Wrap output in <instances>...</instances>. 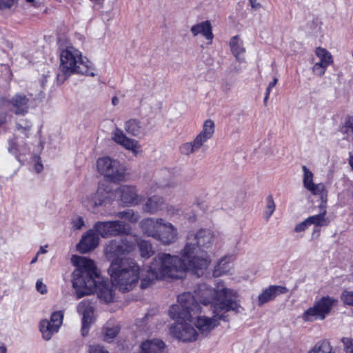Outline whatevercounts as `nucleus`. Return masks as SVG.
<instances>
[{
    "mask_svg": "<svg viewBox=\"0 0 353 353\" xmlns=\"http://www.w3.org/2000/svg\"><path fill=\"white\" fill-rule=\"evenodd\" d=\"M119 332V327L117 325L113 327H105L103 330L104 340L108 342H111L114 339Z\"/></svg>",
    "mask_w": 353,
    "mask_h": 353,
    "instance_id": "f704fd0d",
    "label": "nucleus"
},
{
    "mask_svg": "<svg viewBox=\"0 0 353 353\" xmlns=\"http://www.w3.org/2000/svg\"><path fill=\"white\" fill-rule=\"evenodd\" d=\"M213 239V232L208 229L192 232L187 236V242L181 250V254L189 262L190 270L198 276L203 274L210 263L204 249L212 246Z\"/></svg>",
    "mask_w": 353,
    "mask_h": 353,
    "instance_id": "20e7f679",
    "label": "nucleus"
},
{
    "mask_svg": "<svg viewBox=\"0 0 353 353\" xmlns=\"http://www.w3.org/2000/svg\"><path fill=\"white\" fill-rule=\"evenodd\" d=\"M241 236L240 234H236L235 236V245H237L239 244L240 241H241Z\"/></svg>",
    "mask_w": 353,
    "mask_h": 353,
    "instance_id": "4d7b16f0",
    "label": "nucleus"
},
{
    "mask_svg": "<svg viewBox=\"0 0 353 353\" xmlns=\"http://www.w3.org/2000/svg\"><path fill=\"white\" fill-rule=\"evenodd\" d=\"M315 52L316 56L320 59V61L318 62L320 64L328 66L332 63V57L330 52L327 51L326 49L319 47L316 49Z\"/></svg>",
    "mask_w": 353,
    "mask_h": 353,
    "instance_id": "2f4dec72",
    "label": "nucleus"
},
{
    "mask_svg": "<svg viewBox=\"0 0 353 353\" xmlns=\"http://www.w3.org/2000/svg\"><path fill=\"white\" fill-rule=\"evenodd\" d=\"M34 160L35 161L34 167V171L37 173H40L43 170V165L41 163V159L39 157H34Z\"/></svg>",
    "mask_w": 353,
    "mask_h": 353,
    "instance_id": "8fccbe9b",
    "label": "nucleus"
},
{
    "mask_svg": "<svg viewBox=\"0 0 353 353\" xmlns=\"http://www.w3.org/2000/svg\"><path fill=\"white\" fill-rule=\"evenodd\" d=\"M349 163H350L352 169L353 170V156H350V159H349Z\"/></svg>",
    "mask_w": 353,
    "mask_h": 353,
    "instance_id": "e2e57ef3",
    "label": "nucleus"
},
{
    "mask_svg": "<svg viewBox=\"0 0 353 353\" xmlns=\"http://www.w3.org/2000/svg\"><path fill=\"white\" fill-rule=\"evenodd\" d=\"M186 270H190V267L182 255L180 259L178 256L160 253L150 263L147 276L141 280V287L146 288L154 280L176 277V273Z\"/></svg>",
    "mask_w": 353,
    "mask_h": 353,
    "instance_id": "39448f33",
    "label": "nucleus"
},
{
    "mask_svg": "<svg viewBox=\"0 0 353 353\" xmlns=\"http://www.w3.org/2000/svg\"><path fill=\"white\" fill-rule=\"evenodd\" d=\"M63 319V312L57 311L52 314L50 320H42L40 323V330L43 337L46 340H50L52 336L58 332L62 324Z\"/></svg>",
    "mask_w": 353,
    "mask_h": 353,
    "instance_id": "dca6fc26",
    "label": "nucleus"
},
{
    "mask_svg": "<svg viewBox=\"0 0 353 353\" xmlns=\"http://www.w3.org/2000/svg\"><path fill=\"white\" fill-rule=\"evenodd\" d=\"M138 245L140 250L141 256L143 258L148 259L154 252L152 245L148 241L140 240L138 242Z\"/></svg>",
    "mask_w": 353,
    "mask_h": 353,
    "instance_id": "72a5a7b5",
    "label": "nucleus"
},
{
    "mask_svg": "<svg viewBox=\"0 0 353 353\" xmlns=\"http://www.w3.org/2000/svg\"><path fill=\"white\" fill-rule=\"evenodd\" d=\"M269 96H270V94H268V92L266 91V92H265V97H264V100H263L265 105H267V102H268V101Z\"/></svg>",
    "mask_w": 353,
    "mask_h": 353,
    "instance_id": "052dcab7",
    "label": "nucleus"
},
{
    "mask_svg": "<svg viewBox=\"0 0 353 353\" xmlns=\"http://www.w3.org/2000/svg\"><path fill=\"white\" fill-rule=\"evenodd\" d=\"M341 343L345 353H353V339L350 337H343Z\"/></svg>",
    "mask_w": 353,
    "mask_h": 353,
    "instance_id": "58836bf2",
    "label": "nucleus"
},
{
    "mask_svg": "<svg viewBox=\"0 0 353 353\" xmlns=\"http://www.w3.org/2000/svg\"><path fill=\"white\" fill-rule=\"evenodd\" d=\"M165 205L166 203L163 197L159 195H154L146 200L143 204L142 209L145 212L155 214L163 210Z\"/></svg>",
    "mask_w": 353,
    "mask_h": 353,
    "instance_id": "b1692460",
    "label": "nucleus"
},
{
    "mask_svg": "<svg viewBox=\"0 0 353 353\" xmlns=\"http://www.w3.org/2000/svg\"><path fill=\"white\" fill-rule=\"evenodd\" d=\"M17 2V0H0V10H10Z\"/></svg>",
    "mask_w": 353,
    "mask_h": 353,
    "instance_id": "37998d69",
    "label": "nucleus"
},
{
    "mask_svg": "<svg viewBox=\"0 0 353 353\" xmlns=\"http://www.w3.org/2000/svg\"><path fill=\"white\" fill-rule=\"evenodd\" d=\"M60 65L57 75V81L63 83L71 74L77 73L94 77L82 60L81 53L72 46L63 50L60 54Z\"/></svg>",
    "mask_w": 353,
    "mask_h": 353,
    "instance_id": "0eeeda50",
    "label": "nucleus"
},
{
    "mask_svg": "<svg viewBox=\"0 0 353 353\" xmlns=\"http://www.w3.org/2000/svg\"><path fill=\"white\" fill-rule=\"evenodd\" d=\"M341 131L343 134H348L349 132L353 133V116L349 117L345 119Z\"/></svg>",
    "mask_w": 353,
    "mask_h": 353,
    "instance_id": "4c0bfd02",
    "label": "nucleus"
},
{
    "mask_svg": "<svg viewBox=\"0 0 353 353\" xmlns=\"http://www.w3.org/2000/svg\"><path fill=\"white\" fill-rule=\"evenodd\" d=\"M0 353H6V347L5 346H0Z\"/></svg>",
    "mask_w": 353,
    "mask_h": 353,
    "instance_id": "680f3d73",
    "label": "nucleus"
},
{
    "mask_svg": "<svg viewBox=\"0 0 353 353\" xmlns=\"http://www.w3.org/2000/svg\"><path fill=\"white\" fill-rule=\"evenodd\" d=\"M93 229L89 230L83 235L80 242L77 245V250L83 253H85L94 250L99 244V234L95 233Z\"/></svg>",
    "mask_w": 353,
    "mask_h": 353,
    "instance_id": "aec40b11",
    "label": "nucleus"
},
{
    "mask_svg": "<svg viewBox=\"0 0 353 353\" xmlns=\"http://www.w3.org/2000/svg\"><path fill=\"white\" fill-rule=\"evenodd\" d=\"M230 259V257L225 256L217 263L213 271L214 276H221L230 272L232 269V264Z\"/></svg>",
    "mask_w": 353,
    "mask_h": 353,
    "instance_id": "cd10ccee",
    "label": "nucleus"
},
{
    "mask_svg": "<svg viewBox=\"0 0 353 353\" xmlns=\"http://www.w3.org/2000/svg\"><path fill=\"white\" fill-rule=\"evenodd\" d=\"M1 105L8 106L16 114L25 115L29 110L30 99L25 94H17L10 100L2 99Z\"/></svg>",
    "mask_w": 353,
    "mask_h": 353,
    "instance_id": "f3484780",
    "label": "nucleus"
},
{
    "mask_svg": "<svg viewBox=\"0 0 353 353\" xmlns=\"http://www.w3.org/2000/svg\"><path fill=\"white\" fill-rule=\"evenodd\" d=\"M114 285L122 292H129L137 285L140 268L132 259H114L108 269Z\"/></svg>",
    "mask_w": 353,
    "mask_h": 353,
    "instance_id": "423d86ee",
    "label": "nucleus"
},
{
    "mask_svg": "<svg viewBox=\"0 0 353 353\" xmlns=\"http://www.w3.org/2000/svg\"><path fill=\"white\" fill-rule=\"evenodd\" d=\"M199 312H201V308L191 293L185 292L179 295L177 303L172 305L169 310L170 317L176 321L170 327V334L183 342L195 341L198 333L190 323L192 316Z\"/></svg>",
    "mask_w": 353,
    "mask_h": 353,
    "instance_id": "7ed1b4c3",
    "label": "nucleus"
},
{
    "mask_svg": "<svg viewBox=\"0 0 353 353\" xmlns=\"http://www.w3.org/2000/svg\"><path fill=\"white\" fill-rule=\"evenodd\" d=\"M214 132V121L211 119L206 120L203 123L201 132L192 141L185 143L180 146V152L186 156L196 152L201 148L203 144L212 137Z\"/></svg>",
    "mask_w": 353,
    "mask_h": 353,
    "instance_id": "9d476101",
    "label": "nucleus"
},
{
    "mask_svg": "<svg viewBox=\"0 0 353 353\" xmlns=\"http://www.w3.org/2000/svg\"><path fill=\"white\" fill-rule=\"evenodd\" d=\"M275 210V205L272 196H268L267 199L266 210L265 216L267 220L270 219Z\"/></svg>",
    "mask_w": 353,
    "mask_h": 353,
    "instance_id": "e433bc0d",
    "label": "nucleus"
},
{
    "mask_svg": "<svg viewBox=\"0 0 353 353\" xmlns=\"http://www.w3.org/2000/svg\"><path fill=\"white\" fill-rule=\"evenodd\" d=\"M278 79L277 78L274 77L272 82L269 83V85L267 87L266 91L268 92V94H270V91L273 87L275 86V85L277 83Z\"/></svg>",
    "mask_w": 353,
    "mask_h": 353,
    "instance_id": "3c124183",
    "label": "nucleus"
},
{
    "mask_svg": "<svg viewBox=\"0 0 353 353\" xmlns=\"http://www.w3.org/2000/svg\"><path fill=\"white\" fill-rule=\"evenodd\" d=\"M6 121V114L1 112L0 113V125H2Z\"/></svg>",
    "mask_w": 353,
    "mask_h": 353,
    "instance_id": "864d4df0",
    "label": "nucleus"
},
{
    "mask_svg": "<svg viewBox=\"0 0 353 353\" xmlns=\"http://www.w3.org/2000/svg\"><path fill=\"white\" fill-rule=\"evenodd\" d=\"M93 228L103 238L128 234L131 230L129 225L122 221H98Z\"/></svg>",
    "mask_w": 353,
    "mask_h": 353,
    "instance_id": "f8f14e48",
    "label": "nucleus"
},
{
    "mask_svg": "<svg viewBox=\"0 0 353 353\" xmlns=\"http://www.w3.org/2000/svg\"><path fill=\"white\" fill-rule=\"evenodd\" d=\"M190 32L193 37L201 34L208 41V44L212 43L214 34L212 33V26L209 21H204L192 26Z\"/></svg>",
    "mask_w": 353,
    "mask_h": 353,
    "instance_id": "5701e85b",
    "label": "nucleus"
},
{
    "mask_svg": "<svg viewBox=\"0 0 353 353\" xmlns=\"http://www.w3.org/2000/svg\"><path fill=\"white\" fill-rule=\"evenodd\" d=\"M327 67V65H323L319 63H316L312 68V70L316 75L321 77L324 74Z\"/></svg>",
    "mask_w": 353,
    "mask_h": 353,
    "instance_id": "a19ab883",
    "label": "nucleus"
},
{
    "mask_svg": "<svg viewBox=\"0 0 353 353\" xmlns=\"http://www.w3.org/2000/svg\"><path fill=\"white\" fill-rule=\"evenodd\" d=\"M36 289L41 294H44L47 292L46 285L40 280H38L36 283Z\"/></svg>",
    "mask_w": 353,
    "mask_h": 353,
    "instance_id": "09e8293b",
    "label": "nucleus"
},
{
    "mask_svg": "<svg viewBox=\"0 0 353 353\" xmlns=\"http://www.w3.org/2000/svg\"><path fill=\"white\" fill-rule=\"evenodd\" d=\"M250 5L252 8L257 10L259 9L261 7V5L260 3L257 1V0H250Z\"/></svg>",
    "mask_w": 353,
    "mask_h": 353,
    "instance_id": "603ef678",
    "label": "nucleus"
},
{
    "mask_svg": "<svg viewBox=\"0 0 353 353\" xmlns=\"http://www.w3.org/2000/svg\"><path fill=\"white\" fill-rule=\"evenodd\" d=\"M309 226H310V224L309 223V221L307 219H305L301 223L297 224L294 228V232H301L305 231Z\"/></svg>",
    "mask_w": 353,
    "mask_h": 353,
    "instance_id": "c03bdc74",
    "label": "nucleus"
},
{
    "mask_svg": "<svg viewBox=\"0 0 353 353\" xmlns=\"http://www.w3.org/2000/svg\"><path fill=\"white\" fill-rule=\"evenodd\" d=\"M163 219L161 218L145 219L140 223L141 228L144 234L156 239L159 227H161V223H163Z\"/></svg>",
    "mask_w": 353,
    "mask_h": 353,
    "instance_id": "4be33fe9",
    "label": "nucleus"
},
{
    "mask_svg": "<svg viewBox=\"0 0 353 353\" xmlns=\"http://www.w3.org/2000/svg\"><path fill=\"white\" fill-rule=\"evenodd\" d=\"M114 195L125 205H138L141 201L136 188L133 185H121L114 191Z\"/></svg>",
    "mask_w": 353,
    "mask_h": 353,
    "instance_id": "a211bd4d",
    "label": "nucleus"
},
{
    "mask_svg": "<svg viewBox=\"0 0 353 353\" xmlns=\"http://www.w3.org/2000/svg\"><path fill=\"white\" fill-rule=\"evenodd\" d=\"M89 353H109L103 346L99 345H93L90 346Z\"/></svg>",
    "mask_w": 353,
    "mask_h": 353,
    "instance_id": "a18cd8bd",
    "label": "nucleus"
},
{
    "mask_svg": "<svg viewBox=\"0 0 353 353\" xmlns=\"http://www.w3.org/2000/svg\"><path fill=\"white\" fill-rule=\"evenodd\" d=\"M302 170L303 171V183L305 188L308 190L312 185L313 183V173L309 170V169L305 166H302Z\"/></svg>",
    "mask_w": 353,
    "mask_h": 353,
    "instance_id": "c9c22d12",
    "label": "nucleus"
},
{
    "mask_svg": "<svg viewBox=\"0 0 353 353\" xmlns=\"http://www.w3.org/2000/svg\"><path fill=\"white\" fill-rule=\"evenodd\" d=\"M112 103L114 105H117L119 103V99H118V97H114L112 99Z\"/></svg>",
    "mask_w": 353,
    "mask_h": 353,
    "instance_id": "bf43d9fd",
    "label": "nucleus"
},
{
    "mask_svg": "<svg viewBox=\"0 0 353 353\" xmlns=\"http://www.w3.org/2000/svg\"><path fill=\"white\" fill-rule=\"evenodd\" d=\"M341 300L344 304L353 306V292L343 291L341 294Z\"/></svg>",
    "mask_w": 353,
    "mask_h": 353,
    "instance_id": "ea45409f",
    "label": "nucleus"
},
{
    "mask_svg": "<svg viewBox=\"0 0 353 353\" xmlns=\"http://www.w3.org/2000/svg\"><path fill=\"white\" fill-rule=\"evenodd\" d=\"M178 239V231L176 228L171 223L163 219L161 227H159L156 239L164 245H170L174 243Z\"/></svg>",
    "mask_w": 353,
    "mask_h": 353,
    "instance_id": "6ab92c4d",
    "label": "nucleus"
},
{
    "mask_svg": "<svg viewBox=\"0 0 353 353\" xmlns=\"http://www.w3.org/2000/svg\"><path fill=\"white\" fill-rule=\"evenodd\" d=\"M113 139L119 144L123 146L125 149L137 153L138 142L134 139H130L121 130H116L113 134Z\"/></svg>",
    "mask_w": 353,
    "mask_h": 353,
    "instance_id": "a878e982",
    "label": "nucleus"
},
{
    "mask_svg": "<svg viewBox=\"0 0 353 353\" xmlns=\"http://www.w3.org/2000/svg\"><path fill=\"white\" fill-rule=\"evenodd\" d=\"M307 190L314 195L319 196L322 200L321 204H325L327 200V191L323 183L314 184Z\"/></svg>",
    "mask_w": 353,
    "mask_h": 353,
    "instance_id": "473e14b6",
    "label": "nucleus"
},
{
    "mask_svg": "<svg viewBox=\"0 0 353 353\" xmlns=\"http://www.w3.org/2000/svg\"><path fill=\"white\" fill-rule=\"evenodd\" d=\"M94 305V299H83L77 305V312L83 316L81 332L83 336L88 334L90 325L92 323Z\"/></svg>",
    "mask_w": 353,
    "mask_h": 353,
    "instance_id": "4468645a",
    "label": "nucleus"
},
{
    "mask_svg": "<svg viewBox=\"0 0 353 353\" xmlns=\"http://www.w3.org/2000/svg\"><path fill=\"white\" fill-rule=\"evenodd\" d=\"M288 289L281 285H270L269 288L263 290L258 296V305L259 306L273 300L280 294H285Z\"/></svg>",
    "mask_w": 353,
    "mask_h": 353,
    "instance_id": "412c9836",
    "label": "nucleus"
},
{
    "mask_svg": "<svg viewBox=\"0 0 353 353\" xmlns=\"http://www.w3.org/2000/svg\"><path fill=\"white\" fill-rule=\"evenodd\" d=\"M195 301L198 299L204 306L210 305L213 310V316H198L196 327L201 334L207 335L216 326L219 321H228V316L225 313L233 311L239 312L241 307L238 303L237 293L225 287L223 283H219L216 288H210L205 283L199 284L194 290Z\"/></svg>",
    "mask_w": 353,
    "mask_h": 353,
    "instance_id": "f257e3e1",
    "label": "nucleus"
},
{
    "mask_svg": "<svg viewBox=\"0 0 353 353\" xmlns=\"http://www.w3.org/2000/svg\"><path fill=\"white\" fill-rule=\"evenodd\" d=\"M165 344L160 339H153L143 341L139 353H165Z\"/></svg>",
    "mask_w": 353,
    "mask_h": 353,
    "instance_id": "393cba45",
    "label": "nucleus"
},
{
    "mask_svg": "<svg viewBox=\"0 0 353 353\" xmlns=\"http://www.w3.org/2000/svg\"><path fill=\"white\" fill-rule=\"evenodd\" d=\"M71 263L77 267L72 273V287L77 299L97 292L98 298L104 302L113 301V282L103 280L92 260L72 255Z\"/></svg>",
    "mask_w": 353,
    "mask_h": 353,
    "instance_id": "f03ea898",
    "label": "nucleus"
},
{
    "mask_svg": "<svg viewBox=\"0 0 353 353\" xmlns=\"http://www.w3.org/2000/svg\"><path fill=\"white\" fill-rule=\"evenodd\" d=\"M125 215H126V210L117 213L116 216H117L120 219H124V218H125Z\"/></svg>",
    "mask_w": 353,
    "mask_h": 353,
    "instance_id": "5fc2aeb1",
    "label": "nucleus"
},
{
    "mask_svg": "<svg viewBox=\"0 0 353 353\" xmlns=\"http://www.w3.org/2000/svg\"><path fill=\"white\" fill-rule=\"evenodd\" d=\"M134 249V245L133 243H128L124 240L121 241L112 240L107 244L105 253L109 259L112 258L113 259H126L121 256L131 252Z\"/></svg>",
    "mask_w": 353,
    "mask_h": 353,
    "instance_id": "2eb2a0df",
    "label": "nucleus"
},
{
    "mask_svg": "<svg viewBox=\"0 0 353 353\" xmlns=\"http://www.w3.org/2000/svg\"><path fill=\"white\" fill-rule=\"evenodd\" d=\"M72 225L74 229L80 230L84 226L85 222L81 216H77L72 219Z\"/></svg>",
    "mask_w": 353,
    "mask_h": 353,
    "instance_id": "79ce46f5",
    "label": "nucleus"
},
{
    "mask_svg": "<svg viewBox=\"0 0 353 353\" xmlns=\"http://www.w3.org/2000/svg\"><path fill=\"white\" fill-rule=\"evenodd\" d=\"M46 248H47V245H46L45 247H43V246L41 247L40 250L37 252V255H39L40 254H46L47 252Z\"/></svg>",
    "mask_w": 353,
    "mask_h": 353,
    "instance_id": "6e6d98bb",
    "label": "nucleus"
},
{
    "mask_svg": "<svg viewBox=\"0 0 353 353\" xmlns=\"http://www.w3.org/2000/svg\"><path fill=\"white\" fill-rule=\"evenodd\" d=\"M39 1L40 0H26L27 2L31 3L34 6L39 3Z\"/></svg>",
    "mask_w": 353,
    "mask_h": 353,
    "instance_id": "13d9d810",
    "label": "nucleus"
},
{
    "mask_svg": "<svg viewBox=\"0 0 353 353\" xmlns=\"http://www.w3.org/2000/svg\"><path fill=\"white\" fill-rule=\"evenodd\" d=\"M307 353H335L329 341L321 340L318 341Z\"/></svg>",
    "mask_w": 353,
    "mask_h": 353,
    "instance_id": "7c9ffc66",
    "label": "nucleus"
},
{
    "mask_svg": "<svg viewBox=\"0 0 353 353\" xmlns=\"http://www.w3.org/2000/svg\"><path fill=\"white\" fill-rule=\"evenodd\" d=\"M97 168L99 172L111 182L119 183L125 179V166L118 160L109 157H101L97 161Z\"/></svg>",
    "mask_w": 353,
    "mask_h": 353,
    "instance_id": "6e6552de",
    "label": "nucleus"
},
{
    "mask_svg": "<svg viewBox=\"0 0 353 353\" xmlns=\"http://www.w3.org/2000/svg\"><path fill=\"white\" fill-rule=\"evenodd\" d=\"M124 129L128 134L134 137H139L144 132V128L141 122L135 119L127 121L125 123Z\"/></svg>",
    "mask_w": 353,
    "mask_h": 353,
    "instance_id": "bb28decb",
    "label": "nucleus"
},
{
    "mask_svg": "<svg viewBox=\"0 0 353 353\" xmlns=\"http://www.w3.org/2000/svg\"><path fill=\"white\" fill-rule=\"evenodd\" d=\"M336 303L337 300L334 298L329 296H323L315 302L312 307L303 312L302 318L306 322H312L317 319L324 320Z\"/></svg>",
    "mask_w": 353,
    "mask_h": 353,
    "instance_id": "9b49d317",
    "label": "nucleus"
},
{
    "mask_svg": "<svg viewBox=\"0 0 353 353\" xmlns=\"http://www.w3.org/2000/svg\"><path fill=\"white\" fill-rule=\"evenodd\" d=\"M320 208L321 209V212L316 215L309 216L307 220L311 225H314L315 226H325L327 225L329 221L327 218H325L326 210H325V205L321 204Z\"/></svg>",
    "mask_w": 353,
    "mask_h": 353,
    "instance_id": "c85d7f7f",
    "label": "nucleus"
},
{
    "mask_svg": "<svg viewBox=\"0 0 353 353\" xmlns=\"http://www.w3.org/2000/svg\"><path fill=\"white\" fill-rule=\"evenodd\" d=\"M111 202V193L109 190L99 187L96 192L92 193L82 199L83 205L90 212L97 214L99 208Z\"/></svg>",
    "mask_w": 353,
    "mask_h": 353,
    "instance_id": "ddd939ff",
    "label": "nucleus"
},
{
    "mask_svg": "<svg viewBox=\"0 0 353 353\" xmlns=\"http://www.w3.org/2000/svg\"><path fill=\"white\" fill-rule=\"evenodd\" d=\"M230 47L234 56L239 59L241 54L245 52V50L243 46V41L238 36L232 37L230 40Z\"/></svg>",
    "mask_w": 353,
    "mask_h": 353,
    "instance_id": "c756f323",
    "label": "nucleus"
},
{
    "mask_svg": "<svg viewBox=\"0 0 353 353\" xmlns=\"http://www.w3.org/2000/svg\"><path fill=\"white\" fill-rule=\"evenodd\" d=\"M23 124H21L20 123H17V129L21 132L26 133V132L29 131L30 129V125L24 120L21 121Z\"/></svg>",
    "mask_w": 353,
    "mask_h": 353,
    "instance_id": "49530a36",
    "label": "nucleus"
},
{
    "mask_svg": "<svg viewBox=\"0 0 353 353\" xmlns=\"http://www.w3.org/2000/svg\"><path fill=\"white\" fill-rule=\"evenodd\" d=\"M46 78H47V77H46V76H45V77H43V79H44V81H46Z\"/></svg>",
    "mask_w": 353,
    "mask_h": 353,
    "instance_id": "69168bd1",
    "label": "nucleus"
},
{
    "mask_svg": "<svg viewBox=\"0 0 353 353\" xmlns=\"http://www.w3.org/2000/svg\"><path fill=\"white\" fill-rule=\"evenodd\" d=\"M125 219L129 220L131 222H137L138 221V216L136 215L132 210H127Z\"/></svg>",
    "mask_w": 353,
    "mask_h": 353,
    "instance_id": "de8ad7c7",
    "label": "nucleus"
},
{
    "mask_svg": "<svg viewBox=\"0 0 353 353\" xmlns=\"http://www.w3.org/2000/svg\"><path fill=\"white\" fill-rule=\"evenodd\" d=\"M214 132V121L211 119L206 120L203 123L201 132L192 141L185 143L180 146V152L186 156L196 152L201 148L203 144L212 137Z\"/></svg>",
    "mask_w": 353,
    "mask_h": 353,
    "instance_id": "1a4fd4ad",
    "label": "nucleus"
},
{
    "mask_svg": "<svg viewBox=\"0 0 353 353\" xmlns=\"http://www.w3.org/2000/svg\"><path fill=\"white\" fill-rule=\"evenodd\" d=\"M38 258V255L37 254L36 256H34L32 260L31 261L30 263L33 264L37 262Z\"/></svg>",
    "mask_w": 353,
    "mask_h": 353,
    "instance_id": "0e129e2a",
    "label": "nucleus"
}]
</instances>
